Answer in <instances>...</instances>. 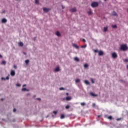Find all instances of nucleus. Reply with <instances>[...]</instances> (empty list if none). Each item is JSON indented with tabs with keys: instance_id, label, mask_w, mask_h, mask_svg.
Instances as JSON below:
<instances>
[{
	"instance_id": "2",
	"label": "nucleus",
	"mask_w": 128,
	"mask_h": 128,
	"mask_svg": "<svg viewBox=\"0 0 128 128\" xmlns=\"http://www.w3.org/2000/svg\"><path fill=\"white\" fill-rule=\"evenodd\" d=\"M91 6L92 8H96L98 6V2H92L91 4Z\"/></svg>"
},
{
	"instance_id": "4",
	"label": "nucleus",
	"mask_w": 128,
	"mask_h": 128,
	"mask_svg": "<svg viewBox=\"0 0 128 128\" xmlns=\"http://www.w3.org/2000/svg\"><path fill=\"white\" fill-rule=\"evenodd\" d=\"M43 10L44 12H50V9L48 8H43Z\"/></svg>"
},
{
	"instance_id": "13",
	"label": "nucleus",
	"mask_w": 128,
	"mask_h": 128,
	"mask_svg": "<svg viewBox=\"0 0 128 128\" xmlns=\"http://www.w3.org/2000/svg\"><path fill=\"white\" fill-rule=\"evenodd\" d=\"M22 92H30L28 89H26V88H22Z\"/></svg>"
},
{
	"instance_id": "15",
	"label": "nucleus",
	"mask_w": 128,
	"mask_h": 128,
	"mask_svg": "<svg viewBox=\"0 0 128 128\" xmlns=\"http://www.w3.org/2000/svg\"><path fill=\"white\" fill-rule=\"evenodd\" d=\"M56 36H62L60 34V33L58 31L56 32Z\"/></svg>"
},
{
	"instance_id": "35",
	"label": "nucleus",
	"mask_w": 128,
	"mask_h": 128,
	"mask_svg": "<svg viewBox=\"0 0 128 128\" xmlns=\"http://www.w3.org/2000/svg\"><path fill=\"white\" fill-rule=\"evenodd\" d=\"M53 114H58V112L57 111H53Z\"/></svg>"
},
{
	"instance_id": "49",
	"label": "nucleus",
	"mask_w": 128,
	"mask_h": 128,
	"mask_svg": "<svg viewBox=\"0 0 128 128\" xmlns=\"http://www.w3.org/2000/svg\"><path fill=\"white\" fill-rule=\"evenodd\" d=\"M36 37H34V40H36Z\"/></svg>"
},
{
	"instance_id": "42",
	"label": "nucleus",
	"mask_w": 128,
	"mask_h": 128,
	"mask_svg": "<svg viewBox=\"0 0 128 128\" xmlns=\"http://www.w3.org/2000/svg\"><path fill=\"white\" fill-rule=\"evenodd\" d=\"M62 9L64 10V6L62 5Z\"/></svg>"
},
{
	"instance_id": "9",
	"label": "nucleus",
	"mask_w": 128,
	"mask_h": 128,
	"mask_svg": "<svg viewBox=\"0 0 128 128\" xmlns=\"http://www.w3.org/2000/svg\"><path fill=\"white\" fill-rule=\"evenodd\" d=\"M2 22L3 24H6L8 22V20L6 18H4L2 19Z\"/></svg>"
},
{
	"instance_id": "48",
	"label": "nucleus",
	"mask_w": 128,
	"mask_h": 128,
	"mask_svg": "<svg viewBox=\"0 0 128 128\" xmlns=\"http://www.w3.org/2000/svg\"><path fill=\"white\" fill-rule=\"evenodd\" d=\"M24 86H26V84H24L23 86H22V87L24 88Z\"/></svg>"
},
{
	"instance_id": "47",
	"label": "nucleus",
	"mask_w": 128,
	"mask_h": 128,
	"mask_svg": "<svg viewBox=\"0 0 128 128\" xmlns=\"http://www.w3.org/2000/svg\"><path fill=\"white\" fill-rule=\"evenodd\" d=\"M33 98H36V95H34V96H33Z\"/></svg>"
},
{
	"instance_id": "1",
	"label": "nucleus",
	"mask_w": 128,
	"mask_h": 128,
	"mask_svg": "<svg viewBox=\"0 0 128 128\" xmlns=\"http://www.w3.org/2000/svg\"><path fill=\"white\" fill-rule=\"evenodd\" d=\"M128 50V46L126 44H123L120 46V50H123L124 52H126Z\"/></svg>"
},
{
	"instance_id": "60",
	"label": "nucleus",
	"mask_w": 128,
	"mask_h": 128,
	"mask_svg": "<svg viewBox=\"0 0 128 128\" xmlns=\"http://www.w3.org/2000/svg\"><path fill=\"white\" fill-rule=\"evenodd\" d=\"M127 12H128V8L127 9Z\"/></svg>"
},
{
	"instance_id": "20",
	"label": "nucleus",
	"mask_w": 128,
	"mask_h": 128,
	"mask_svg": "<svg viewBox=\"0 0 128 128\" xmlns=\"http://www.w3.org/2000/svg\"><path fill=\"white\" fill-rule=\"evenodd\" d=\"M90 94L92 96H98V94H94V93L90 92Z\"/></svg>"
},
{
	"instance_id": "37",
	"label": "nucleus",
	"mask_w": 128,
	"mask_h": 128,
	"mask_svg": "<svg viewBox=\"0 0 128 128\" xmlns=\"http://www.w3.org/2000/svg\"><path fill=\"white\" fill-rule=\"evenodd\" d=\"M16 112V108H14L13 110V112Z\"/></svg>"
},
{
	"instance_id": "14",
	"label": "nucleus",
	"mask_w": 128,
	"mask_h": 128,
	"mask_svg": "<svg viewBox=\"0 0 128 128\" xmlns=\"http://www.w3.org/2000/svg\"><path fill=\"white\" fill-rule=\"evenodd\" d=\"M19 46H24V43L22 42H20L18 43Z\"/></svg>"
},
{
	"instance_id": "53",
	"label": "nucleus",
	"mask_w": 128,
	"mask_h": 128,
	"mask_svg": "<svg viewBox=\"0 0 128 128\" xmlns=\"http://www.w3.org/2000/svg\"><path fill=\"white\" fill-rule=\"evenodd\" d=\"M0 58H2V56L1 54H0Z\"/></svg>"
},
{
	"instance_id": "57",
	"label": "nucleus",
	"mask_w": 128,
	"mask_h": 128,
	"mask_svg": "<svg viewBox=\"0 0 128 128\" xmlns=\"http://www.w3.org/2000/svg\"><path fill=\"white\" fill-rule=\"evenodd\" d=\"M46 118H48V116H46Z\"/></svg>"
},
{
	"instance_id": "38",
	"label": "nucleus",
	"mask_w": 128,
	"mask_h": 128,
	"mask_svg": "<svg viewBox=\"0 0 128 128\" xmlns=\"http://www.w3.org/2000/svg\"><path fill=\"white\" fill-rule=\"evenodd\" d=\"M124 62H128V59H124Z\"/></svg>"
},
{
	"instance_id": "18",
	"label": "nucleus",
	"mask_w": 128,
	"mask_h": 128,
	"mask_svg": "<svg viewBox=\"0 0 128 128\" xmlns=\"http://www.w3.org/2000/svg\"><path fill=\"white\" fill-rule=\"evenodd\" d=\"M74 60H75L76 62H80V58H78V57H75L74 58Z\"/></svg>"
},
{
	"instance_id": "23",
	"label": "nucleus",
	"mask_w": 128,
	"mask_h": 128,
	"mask_svg": "<svg viewBox=\"0 0 128 128\" xmlns=\"http://www.w3.org/2000/svg\"><path fill=\"white\" fill-rule=\"evenodd\" d=\"M28 62H30V60H25V63L26 64H28Z\"/></svg>"
},
{
	"instance_id": "33",
	"label": "nucleus",
	"mask_w": 128,
	"mask_h": 128,
	"mask_svg": "<svg viewBox=\"0 0 128 128\" xmlns=\"http://www.w3.org/2000/svg\"><path fill=\"white\" fill-rule=\"evenodd\" d=\"M90 80H91L92 84H94V79L91 78V79H90Z\"/></svg>"
},
{
	"instance_id": "54",
	"label": "nucleus",
	"mask_w": 128,
	"mask_h": 128,
	"mask_svg": "<svg viewBox=\"0 0 128 128\" xmlns=\"http://www.w3.org/2000/svg\"><path fill=\"white\" fill-rule=\"evenodd\" d=\"M1 100L2 102V100H4V98H1Z\"/></svg>"
},
{
	"instance_id": "59",
	"label": "nucleus",
	"mask_w": 128,
	"mask_h": 128,
	"mask_svg": "<svg viewBox=\"0 0 128 128\" xmlns=\"http://www.w3.org/2000/svg\"><path fill=\"white\" fill-rule=\"evenodd\" d=\"M120 80V82H122V80Z\"/></svg>"
},
{
	"instance_id": "10",
	"label": "nucleus",
	"mask_w": 128,
	"mask_h": 128,
	"mask_svg": "<svg viewBox=\"0 0 128 128\" xmlns=\"http://www.w3.org/2000/svg\"><path fill=\"white\" fill-rule=\"evenodd\" d=\"M72 46L76 48L77 50H78V48H80V46H78V45H76V44H72Z\"/></svg>"
},
{
	"instance_id": "17",
	"label": "nucleus",
	"mask_w": 128,
	"mask_h": 128,
	"mask_svg": "<svg viewBox=\"0 0 128 128\" xmlns=\"http://www.w3.org/2000/svg\"><path fill=\"white\" fill-rule=\"evenodd\" d=\"M66 100H72V97L70 96H67L66 98Z\"/></svg>"
},
{
	"instance_id": "41",
	"label": "nucleus",
	"mask_w": 128,
	"mask_h": 128,
	"mask_svg": "<svg viewBox=\"0 0 128 128\" xmlns=\"http://www.w3.org/2000/svg\"><path fill=\"white\" fill-rule=\"evenodd\" d=\"M98 118H102V115H98Z\"/></svg>"
},
{
	"instance_id": "45",
	"label": "nucleus",
	"mask_w": 128,
	"mask_h": 128,
	"mask_svg": "<svg viewBox=\"0 0 128 128\" xmlns=\"http://www.w3.org/2000/svg\"><path fill=\"white\" fill-rule=\"evenodd\" d=\"M92 106H94V107L96 106V104L94 103L92 104Z\"/></svg>"
},
{
	"instance_id": "39",
	"label": "nucleus",
	"mask_w": 128,
	"mask_h": 128,
	"mask_svg": "<svg viewBox=\"0 0 128 128\" xmlns=\"http://www.w3.org/2000/svg\"><path fill=\"white\" fill-rule=\"evenodd\" d=\"M14 68H15L16 70V68H18V66H16V65H14Z\"/></svg>"
},
{
	"instance_id": "11",
	"label": "nucleus",
	"mask_w": 128,
	"mask_h": 128,
	"mask_svg": "<svg viewBox=\"0 0 128 128\" xmlns=\"http://www.w3.org/2000/svg\"><path fill=\"white\" fill-rule=\"evenodd\" d=\"M104 52H102V50H100L98 52V56H104Z\"/></svg>"
},
{
	"instance_id": "5",
	"label": "nucleus",
	"mask_w": 128,
	"mask_h": 128,
	"mask_svg": "<svg viewBox=\"0 0 128 128\" xmlns=\"http://www.w3.org/2000/svg\"><path fill=\"white\" fill-rule=\"evenodd\" d=\"M2 80H10V77L7 76L6 78L2 77L1 78Z\"/></svg>"
},
{
	"instance_id": "6",
	"label": "nucleus",
	"mask_w": 128,
	"mask_h": 128,
	"mask_svg": "<svg viewBox=\"0 0 128 128\" xmlns=\"http://www.w3.org/2000/svg\"><path fill=\"white\" fill-rule=\"evenodd\" d=\"M10 75L12 76H16V72H14V70H12L10 72Z\"/></svg>"
},
{
	"instance_id": "19",
	"label": "nucleus",
	"mask_w": 128,
	"mask_h": 128,
	"mask_svg": "<svg viewBox=\"0 0 128 128\" xmlns=\"http://www.w3.org/2000/svg\"><path fill=\"white\" fill-rule=\"evenodd\" d=\"M60 67H57L55 68V72H60Z\"/></svg>"
},
{
	"instance_id": "51",
	"label": "nucleus",
	"mask_w": 128,
	"mask_h": 128,
	"mask_svg": "<svg viewBox=\"0 0 128 128\" xmlns=\"http://www.w3.org/2000/svg\"><path fill=\"white\" fill-rule=\"evenodd\" d=\"M66 96H68V92H66Z\"/></svg>"
},
{
	"instance_id": "16",
	"label": "nucleus",
	"mask_w": 128,
	"mask_h": 128,
	"mask_svg": "<svg viewBox=\"0 0 128 128\" xmlns=\"http://www.w3.org/2000/svg\"><path fill=\"white\" fill-rule=\"evenodd\" d=\"M88 66H88V64H84V68H88Z\"/></svg>"
},
{
	"instance_id": "43",
	"label": "nucleus",
	"mask_w": 128,
	"mask_h": 128,
	"mask_svg": "<svg viewBox=\"0 0 128 128\" xmlns=\"http://www.w3.org/2000/svg\"><path fill=\"white\" fill-rule=\"evenodd\" d=\"M82 42H86V39L84 38L82 39Z\"/></svg>"
},
{
	"instance_id": "52",
	"label": "nucleus",
	"mask_w": 128,
	"mask_h": 128,
	"mask_svg": "<svg viewBox=\"0 0 128 128\" xmlns=\"http://www.w3.org/2000/svg\"><path fill=\"white\" fill-rule=\"evenodd\" d=\"M116 120H120V118H118Z\"/></svg>"
},
{
	"instance_id": "29",
	"label": "nucleus",
	"mask_w": 128,
	"mask_h": 128,
	"mask_svg": "<svg viewBox=\"0 0 128 128\" xmlns=\"http://www.w3.org/2000/svg\"><path fill=\"white\" fill-rule=\"evenodd\" d=\"M80 82V79H76V84H78V82Z\"/></svg>"
},
{
	"instance_id": "44",
	"label": "nucleus",
	"mask_w": 128,
	"mask_h": 128,
	"mask_svg": "<svg viewBox=\"0 0 128 128\" xmlns=\"http://www.w3.org/2000/svg\"><path fill=\"white\" fill-rule=\"evenodd\" d=\"M17 86H20V84H16Z\"/></svg>"
},
{
	"instance_id": "30",
	"label": "nucleus",
	"mask_w": 128,
	"mask_h": 128,
	"mask_svg": "<svg viewBox=\"0 0 128 128\" xmlns=\"http://www.w3.org/2000/svg\"><path fill=\"white\" fill-rule=\"evenodd\" d=\"M6 64V62L5 60H3L2 62V64Z\"/></svg>"
},
{
	"instance_id": "24",
	"label": "nucleus",
	"mask_w": 128,
	"mask_h": 128,
	"mask_svg": "<svg viewBox=\"0 0 128 128\" xmlns=\"http://www.w3.org/2000/svg\"><path fill=\"white\" fill-rule=\"evenodd\" d=\"M60 118H61V120H62V118H64V114H61Z\"/></svg>"
},
{
	"instance_id": "12",
	"label": "nucleus",
	"mask_w": 128,
	"mask_h": 128,
	"mask_svg": "<svg viewBox=\"0 0 128 128\" xmlns=\"http://www.w3.org/2000/svg\"><path fill=\"white\" fill-rule=\"evenodd\" d=\"M84 84H88V86H90V82H88V80H85L84 81Z\"/></svg>"
},
{
	"instance_id": "32",
	"label": "nucleus",
	"mask_w": 128,
	"mask_h": 128,
	"mask_svg": "<svg viewBox=\"0 0 128 128\" xmlns=\"http://www.w3.org/2000/svg\"><path fill=\"white\" fill-rule=\"evenodd\" d=\"M92 14V11H89L88 12V14L90 15V14Z\"/></svg>"
},
{
	"instance_id": "50",
	"label": "nucleus",
	"mask_w": 128,
	"mask_h": 128,
	"mask_svg": "<svg viewBox=\"0 0 128 128\" xmlns=\"http://www.w3.org/2000/svg\"><path fill=\"white\" fill-rule=\"evenodd\" d=\"M12 122H16V120H12Z\"/></svg>"
},
{
	"instance_id": "3",
	"label": "nucleus",
	"mask_w": 128,
	"mask_h": 128,
	"mask_svg": "<svg viewBox=\"0 0 128 128\" xmlns=\"http://www.w3.org/2000/svg\"><path fill=\"white\" fill-rule=\"evenodd\" d=\"M112 58H118V54H116V52H114L112 53Z\"/></svg>"
},
{
	"instance_id": "27",
	"label": "nucleus",
	"mask_w": 128,
	"mask_h": 128,
	"mask_svg": "<svg viewBox=\"0 0 128 128\" xmlns=\"http://www.w3.org/2000/svg\"><path fill=\"white\" fill-rule=\"evenodd\" d=\"M112 28H118V26H116V24L112 25Z\"/></svg>"
},
{
	"instance_id": "26",
	"label": "nucleus",
	"mask_w": 128,
	"mask_h": 128,
	"mask_svg": "<svg viewBox=\"0 0 128 128\" xmlns=\"http://www.w3.org/2000/svg\"><path fill=\"white\" fill-rule=\"evenodd\" d=\"M81 106H86V104L85 102H82L80 103Z\"/></svg>"
},
{
	"instance_id": "36",
	"label": "nucleus",
	"mask_w": 128,
	"mask_h": 128,
	"mask_svg": "<svg viewBox=\"0 0 128 128\" xmlns=\"http://www.w3.org/2000/svg\"><path fill=\"white\" fill-rule=\"evenodd\" d=\"M94 52H98V49H96V50H94Z\"/></svg>"
},
{
	"instance_id": "21",
	"label": "nucleus",
	"mask_w": 128,
	"mask_h": 128,
	"mask_svg": "<svg viewBox=\"0 0 128 128\" xmlns=\"http://www.w3.org/2000/svg\"><path fill=\"white\" fill-rule=\"evenodd\" d=\"M104 32H108V27H104Z\"/></svg>"
},
{
	"instance_id": "58",
	"label": "nucleus",
	"mask_w": 128,
	"mask_h": 128,
	"mask_svg": "<svg viewBox=\"0 0 128 128\" xmlns=\"http://www.w3.org/2000/svg\"><path fill=\"white\" fill-rule=\"evenodd\" d=\"M105 116H108V115H106Z\"/></svg>"
},
{
	"instance_id": "22",
	"label": "nucleus",
	"mask_w": 128,
	"mask_h": 128,
	"mask_svg": "<svg viewBox=\"0 0 128 128\" xmlns=\"http://www.w3.org/2000/svg\"><path fill=\"white\" fill-rule=\"evenodd\" d=\"M70 108V105H67L66 106L65 108H66V110H68V108Z\"/></svg>"
},
{
	"instance_id": "61",
	"label": "nucleus",
	"mask_w": 128,
	"mask_h": 128,
	"mask_svg": "<svg viewBox=\"0 0 128 128\" xmlns=\"http://www.w3.org/2000/svg\"><path fill=\"white\" fill-rule=\"evenodd\" d=\"M105 0V2L106 1V0Z\"/></svg>"
},
{
	"instance_id": "7",
	"label": "nucleus",
	"mask_w": 128,
	"mask_h": 128,
	"mask_svg": "<svg viewBox=\"0 0 128 128\" xmlns=\"http://www.w3.org/2000/svg\"><path fill=\"white\" fill-rule=\"evenodd\" d=\"M112 16H118V14L116 13V11H113V12H112Z\"/></svg>"
},
{
	"instance_id": "40",
	"label": "nucleus",
	"mask_w": 128,
	"mask_h": 128,
	"mask_svg": "<svg viewBox=\"0 0 128 128\" xmlns=\"http://www.w3.org/2000/svg\"><path fill=\"white\" fill-rule=\"evenodd\" d=\"M36 100H41L40 98H36Z\"/></svg>"
},
{
	"instance_id": "28",
	"label": "nucleus",
	"mask_w": 128,
	"mask_h": 128,
	"mask_svg": "<svg viewBox=\"0 0 128 128\" xmlns=\"http://www.w3.org/2000/svg\"><path fill=\"white\" fill-rule=\"evenodd\" d=\"M82 48H86V44L81 46Z\"/></svg>"
},
{
	"instance_id": "34",
	"label": "nucleus",
	"mask_w": 128,
	"mask_h": 128,
	"mask_svg": "<svg viewBox=\"0 0 128 128\" xmlns=\"http://www.w3.org/2000/svg\"><path fill=\"white\" fill-rule=\"evenodd\" d=\"M36 4H38L40 2V1L38 0H35Z\"/></svg>"
},
{
	"instance_id": "46",
	"label": "nucleus",
	"mask_w": 128,
	"mask_h": 128,
	"mask_svg": "<svg viewBox=\"0 0 128 128\" xmlns=\"http://www.w3.org/2000/svg\"><path fill=\"white\" fill-rule=\"evenodd\" d=\"M2 14H4V12H6V10H3L2 12Z\"/></svg>"
},
{
	"instance_id": "8",
	"label": "nucleus",
	"mask_w": 128,
	"mask_h": 128,
	"mask_svg": "<svg viewBox=\"0 0 128 128\" xmlns=\"http://www.w3.org/2000/svg\"><path fill=\"white\" fill-rule=\"evenodd\" d=\"M70 12H76V8H72L71 10H70Z\"/></svg>"
},
{
	"instance_id": "56",
	"label": "nucleus",
	"mask_w": 128,
	"mask_h": 128,
	"mask_svg": "<svg viewBox=\"0 0 128 128\" xmlns=\"http://www.w3.org/2000/svg\"><path fill=\"white\" fill-rule=\"evenodd\" d=\"M54 115H52V118H54Z\"/></svg>"
},
{
	"instance_id": "55",
	"label": "nucleus",
	"mask_w": 128,
	"mask_h": 128,
	"mask_svg": "<svg viewBox=\"0 0 128 128\" xmlns=\"http://www.w3.org/2000/svg\"><path fill=\"white\" fill-rule=\"evenodd\" d=\"M24 54H26V52H24Z\"/></svg>"
},
{
	"instance_id": "25",
	"label": "nucleus",
	"mask_w": 128,
	"mask_h": 128,
	"mask_svg": "<svg viewBox=\"0 0 128 128\" xmlns=\"http://www.w3.org/2000/svg\"><path fill=\"white\" fill-rule=\"evenodd\" d=\"M108 120H112V116H110L108 117Z\"/></svg>"
},
{
	"instance_id": "31",
	"label": "nucleus",
	"mask_w": 128,
	"mask_h": 128,
	"mask_svg": "<svg viewBox=\"0 0 128 128\" xmlns=\"http://www.w3.org/2000/svg\"><path fill=\"white\" fill-rule=\"evenodd\" d=\"M60 90H64V88L62 87L59 88Z\"/></svg>"
}]
</instances>
